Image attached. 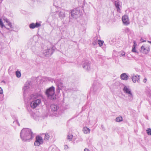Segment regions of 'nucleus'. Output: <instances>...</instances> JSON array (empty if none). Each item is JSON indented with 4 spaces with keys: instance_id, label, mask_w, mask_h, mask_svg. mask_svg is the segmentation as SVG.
<instances>
[{
    "instance_id": "obj_1",
    "label": "nucleus",
    "mask_w": 151,
    "mask_h": 151,
    "mask_svg": "<svg viewBox=\"0 0 151 151\" xmlns=\"http://www.w3.org/2000/svg\"><path fill=\"white\" fill-rule=\"evenodd\" d=\"M40 96L37 94H34L30 95L28 98H24V100L25 102L28 103L30 101V106L32 109H35L41 103V99H38Z\"/></svg>"
},
{
    "instance_id": "obj_2",
    "label": "nucleus",
    "mask_w": 151,
    "mask_h": 151,
    "mask_svg": "<svg viewBox=\"0 0 151 151\" xmlns=\"http://www.w3.org/2000/svg\"><path fill=\"white\" fill-rule=\"evenodd\" d=\"M20 135L22 140L25 142L31 140L34 137V134L31 129L27 128L23 129L21 131Z\"/></svg>"
},
{
    "instance_id": "obj_3",
    "label": "nucleus",
    "mask_w": 151,
    "mask_h": 151,
    "mask_svg": "<svg viewBox=\"0 0 151 151\" xmlns=\"http://www.w3.org/2000/svg\"><path fill=\"white\" fill-rule=\"evenodd\" d=\"M55 91V88L52 86L46 90L45 93L49 99L54 100L56 99Z\"/></svg>"
},
{
    "instance_id": "obj_4",
    "label": "nucleus",
    "mask_w": 151,
    "mask_h": 151,
    "mask_svg": "<svg viewBox=\"0 0 151 151\" xmlns=\"http://www.w3.org/2000/svg\"><path fill=\"white\" fill-rule=\"evenodd\" d=\"M101 84L97 81H95L93 83L92 87L91 88V91L96 93L100 91L102 88Z\"/></svg>"
},
{
    "instance_id": "obj_5",
    "label": "nucleus",
    "mask_w": 151,
    "mask_h": 151,
    "mask_svg": "<svg viewBox=\"0 0 151 151\" xmlns=\"http://www.w3.org/2000/svg\"><path fill=\"white\" fill-rule=\"evenodd\" d=\"M124 92L127 94L128 101H130L133 100V96L131 92V90L129 86H125L123 89Z\"/></svg>"
},
{
    "instance_id": "obj_6",
    "label": "nucleus",
    "mask_w": 151,
    "mask_h": 151,
    "mask_svg": "<svg viewBox=\"0 0 151 151\" xmlns=\"http://www.w3.org/2000/svg\"><path fill=\"white\" fill-rule=\"evenodd\" d=\"M42 138L40 136H37L36 137V140L34 142V145L39 146L40 145L42 144L43 143Z\"/></svg>"
},
{
    "instance_id": "obj_7",
    "label": "nucleus",
    "mask_w": 151,
    "mask_h": 151,
    "mask_svg": "<svg viewBox=\"0 0 151 151\" xmlns=\"http://www.w3.org/2000/svg\"><path fill=\"white\" fill-rule=\"evenodd\" d=\"M55 48V47L53 46L51 48H47V50H44L43 52L44 55L45 56L51 55L52 54Z\"/></svg>"
},
{
    "instance_id": "obj_8",
    "label": "nucleus",
    "mask_w": 151,
    "mask_h": 151,
    "mask_svg": "<svg viewBox=\"0 0 151 151\" xmlns=\"http://www.w3.org/2000/svg\"><path fill=\"white\" fill-rule=\"evenodd\" d=\"M79 16V11L77 9H75L71 12V17L73 18H77Z\"/></svg>"
},
{
    "instance_id": "obj_9",
    "label": "nucleus",
    "mask_w": 151,
    "mask_h": 151,
    "mask_svg": "<svg viewBox=\"0 0 151 151\" xmlns=\"http://www.w3.org/2000/svg\"><path fill=\"white\" fill-rule=\"evenodd\" d=\"M114 4L117 11L119 12H120V8L122 7V4L121 2L117 0L114 2Z\"/></svg>"
},
{
    "instance_id": "obj_10",
    "label": "nucleus",
    "mask_w": 151,
    "mask_h": 151,
    "mask_svg": "<svg viewBox=\"0 0 151 151\" xmlns=\"http://www.w3.org/2000/svg\"><path fill=\"white\" fill-rule=\"evenodd\" d=\"M31 86L30 85L28 82H26L25 84L23 89V96L24 98H25V97L26 93L28 90L30 88Z\"/></svg>"
},
{
    "instance_id": "obj_11",
    "label": "nucleus",
    "mask_w": 151,
    "mask_h": 151,
    "mask_svg": "<svg viewBox=\"0 0 151 151\" xmlns=\"http://www.w3.org/2000/svg\"><path fill=\"white\" fill-rule=\"evenodd\" d=\"M122 19L124 24L125 25H128L130 24V22L128 16L124 15L122 17Z\"/></svg>"
},
{
    "instance_id": "obj_12",
    "label": "nucleus",
    "mask_w": 151,
    "mask_h": 151,
    "mask_svg": "<svg viewBox=\"0 0 151 151\" xmlns=\"http://www.w3.org/2000/svg\"><path fill=\"white\" fill-rule=\"evenodd\" d=\"M143 50V53L146 54L147 53L150 51V46L148 44H146L142 45V49Z\"/></svg>"
},
{
    "instance_id": "obj_13",
    "label": "nucleus",
    "mask_w": 151,
    "mask_h": 151,
    "mask_svg": "<svg viewBox=\"0 0 151 151\" xmlns=\"http://www.w3.org/2000/svg\"><path fill=\"white\" fill-rule=\"evenodd\" d=\"M58 109L59 107L57 105L52 104L50 105V109L51 111L53 113H55L56 114V112Z\"/></svg>"
},
{
    "instance_id": "obj_14",
    "label": "nucleus",
    "mask_w": 151,
    "mask_h": 151,
    "mask_svg": "<svg viewBox=\"0 0 151 151\" xmlns=\"http://www.w3.org/2000/svg\"><path fill=\"white\" fill-rule=\"evenodd\" d=\"M140 76H139L138 75H133L132 77V80L134 83L139 82L140 81Z\"/></svg>"
},
{
    "instance_id": "obj_15",
    "label": "nucleus",
    "mask_w": 151,
    "mask_h": 151,
    "mask_svg": "<svg viewBox=\"0 0 151 151\" xmlns=\"http://www.w3.org/2000/svg\"><path fill=\"white\" fill-rule=\"evenodd\" d=\"M83 67L85 69L89 70L90 69V63L86 61L83 65Z\"/></svg>"
},
{
    "instance_id": "obj_16",
    "label": "nucleus",
    "mask_w": 151,
    "mask_h": 151,
    "mask_svg": "<svg viewBox=\"0 0 151 151\" xmlns=\"http://www.w3.org/2000/svg\"><path fill=\"white\" fill-rule=\"evenodd\" d=\"M40 26V24L38 23H36L35 24L32 23L29 25V27L31 29H33L35 27H37Z\"/></svg>"
},
{
    "instance_id": "obj_17",
    "label": "nucleus",
    "mask_w": 151,
    "mask_h": 151,
    "mask_svg": "<svg viewBox=\"0 0 151 151\" xmlns=\"http://www.w3.org/2000/svg\"><path fill=\"white\" fill-rule=\"evenodd\" d=\"M120 78L122 80L127 81L129 78V76L126 73H123L121 75Z\"/></svg>"
},
{
    "instance_id": "obj_18",
    "label": "nucleus",
    "mask_w": 151,
    "mask_h": 151,
    "mask_svg": "<svg viewBox=\"0 0 151 151\" xmlns=\"http://www.w3.org/2000/svg\"><path fill=\"white\" fill-rule=\"evenodd\" d=\"M58 16L61 19H63L65 17V12L64 11L60 12L59 13Z\"/></svg>"
},
{
    "instance_id": "obj_19",
    "label": "nucleus",
    "mask_w": 151,
    "mask_h": 151,
    "mask_svg": "<svg viewBox=\"0 0 151 151\" xmlns=\"http://www.w3.org/2000/svg\"><path fill=\"white\" fill-rule=\"evenodd\" d=\"M83 131L84 133L87 134L90 133V129L87 127H85L83 128Z\"/></svg>"
},
{
    "instance_id": "obj_20",
    "label": "nucleus",
    "mask_w": 151,
    "mask_h": 151,
    "mask_svg": "<svg viewBox=\"0 0 151 151\" xmlns=\"http://www.w3.org/2000/svg\"><path fill=\"white\" fill-rule=\"evenodd\" d=\"M115 121L116 122H120L123 121V118L121 116H118L115 119Z\"/></svg>"
},
{
    "instance_id": "obj_21",
    "label": "nucleus",
    "mask_w": 151,
    "mask_h": 151,
    "mask_svg": "<svg viewBox=\"0 0 151 151\" xmlns=\"http://www.w3.org/2000/svg\"><path fill=\"white\" fill-rule=\"evenodd\" d=\"M73 138V135L71 134H69L67 137V139L70 141H71Z\"/></svg>"
},
{
    "instance_id": "obj_22",
    "label": "nucleus",
    "mask_w": 151,
    "mask_h": 151,
    "mask_svg": "<svg viewBox=\"0 0 151 151\" xmlns=\"http://www.w3.org/2000/svg\"><path fill=\"white\" fill-rule=\"evenodd\" d=\"M16 76L18 78H19L21 76V73L20 71H17L16 72Z\"/></svg>"
},
{
    "instance_id": "obj_23",
    "label": "nucleus",
    "mask_w": 151,
    "mask_h": 151,
    "mask_svg": "<svg viewBox=\"0 0 151 151\" xmlns=\"http://www.w3.org/2000/svg\"><path fill=\"white\" fill-rule=\"evenodd\" d=\"M49 137L50 136L47 133L45 134L44 138L45 140H48Z\"/></svg>"
},
{
    "instance_id": "obj_24",
    "label": "nucleus",
    "mask_w": 151,
    "mask_h": 151,
    "mask_svg": "<svg viewBox=\"0 0 151 151\" xmlns=\"http://www.w3.org/2000/svg\"><path fill=\"white\" fill-rule=\"evenodd\" d=\"M97 42L98 44L99 45V46L100 47L102 46L104 42L103 41L100 40H99Z\"/></svg>"
},
{
    "instance_id": "obj_25",
    "label": "nucleus",
    "mask_w": 151,
    "mask_h": 151,
    "mask_svg": "<svg viewBox=\"0 0 151 151\" xmlns=\"http://www.w3.org/2000/svg\"><path fill=\"white\" fill-rule=\"evenodd\" d=\"M0 27L2 28L4 27L6 28V27L4 26V24H3L2 22V21L1 19L0 18Z\"/></svg>"
},
{
    "instance_id": "obj_26",
    "label": "nucleus",
    "mask_w": 151,
    "mask_h": 151,
    "mask_svg": "<svg viewBox=\"0 0 151 151\" xmlns=\"http://www.w3.org/2000/svg\"><path fill=\"white\" fill-rule=\"evenodd\" d=\"M147 134L148 135H151V129L148 128L146 130Z\"/></svg>"
},
{
    "instance_id": "obj_27",
    "label": "nucleus",
    "mask_w": 151,
    "mask_h": 151,
    "mask_svg": "<svg viewBox=\"0 0 151 151\" xmlns=\"http://www.w3.org/2000/svg\"><path fill=\"white\" fill-rule=\"evenodd\" d=\"M119 54L120 56L121 57L124 56L125 54V52L123 51H121L119 52Z\"/></svg>"
},
{
    "instance_id": "obj_28",
    "label": "nucleus",
    "mask_w": 151,
    "mask_h": 151,
    "mask_svg": "<svg viewBox=\"0 0 151 151\" xmlns=\"http://www.w3.org/2000/svg\"><path fill=\"white\" fill-rule=\"evenodd\" d=\"M7 25L12 28H13L12 23L9 21L7 23Z\"/></svg>"
},
{
    "instance_id": "obj_29",
    "label": "nucleus",
    "mask_w": 151,
    "mask_h": 151,
    "mask_svg": "<svg viewBox=\"0 0 151 151\" xmlns=\"http://www.w3.org/2000/svg\"><path fill=\"white\" fill-rule=\"evenodd\" d=\"M135 47H132V52H136L137 51L136 50Z\"/></svg>"
},
{
    "instance_id": "obj_30",
    "label": "nucleus",
    "mask_w": 151,
    "mask_h": 151,
    "mask_svg": "<svg viewBox=\"0 0 151 151\" xmlns=\"http://www.w3.org/2000/svg\"><path fill=\"white\" fill-rule=\"evenodd\" d=\"M3 92L2 89L1 87H0V94H3Z\"/></svg>"
},
{
    "instance_id": "obj_31",
    "label": "nucleus",
    "mask_w": 151,
    "mask_h": 151,
    "mask_svg": "<svg viewBox=\"0 0 151 151\" xmlns=\"http://www.w3.org/2000/svg\"><path fill=\"white\" fill-rule=\"evenodd\" d=\"M4 20L7 23L9 21V20L6 18H4Z\"/></svg>"
},
{
    "instance_id": "obj_32",
    "label": "nucleus",
    "mask_w": 151,
    "mask_h": 151,
    "mask_svg": "<svg viewBox=\"0 0 151 151\" xmlns=\"http://www.w3.org/2000/svg\"><path fill=\"white\" fill-rule=\"evenodd\" d=\"M134 45H133L132 47H136V46H137V43L135 41H134Z\"/></svg>"
},
{
    "instance_id": "obj_33",
    "label": "nucleus",
    "mask_w": 151,
    "mask_h": 151,
    "mask_svg": "<svg viewBox=\"0 0 151 151\" xmlns=\"http://www.w3.org/2000/svg\"><path fill=\"white\" fill-rule=\"evenodd\" d=\"M97 41L96 40L93 42L92 44L93 45H95L97 44Z\"/></svg>"
},
{
    "instance_id": "obj_34",
    "label": "nucleus",
    "mask_w": 151,
    "mask_h": 151,
    "mask_svg": "<svg viewBox=\"0 0 151 151\" xmlns=\"http://www.w3.org/2000/svg\"><path fill=\"white\" fill-rule=\"evenodd\" d=\"M64 149H65L68 148V147L67 145H65L64 146Z\"/></svg>"
},
{
    "instance_id": "obj_35",
    "label": "nucleus",
    "mask_w": 151,
    "mask_h": 151,
    "mask_svg": "<svg viewBox=\"0 0 151 151\" xmlns=\"http://www.w3.org/2000/svg\"><path fill=\"white\" fill-rule=\"evenodd\" d=\"M14 123H17L18 124L19 126L20 125L19 124V123L18 122V121L17 120L14 122Z\"/></svg>"
},
{
    "instance_id": "obj_36",
    "label": "nucleus",
    "mask_w": 151,
    "mask_h": 151,
    "mask_svg": "<svg viewBox=\"0 0 151 151\" xmlns=\"http://www.w3.org/2000/svg\"><path fill=\"white\" fill-rule=\"evenodd\" d=\"M84 151H90L88 149L86 148L84 149Z\"/></svg>"
},
{
    "instance_id": "obj_37",
    "label": "nucleus",
    "mask_w": 151,
    "mask_h": 151,
    "mask_svg": "<svg viewBox=\"0 0 151 151\" xmlns=\"http://www.w3.org/2000/svg\"><path fill=\"white\" fill-rule=\"evenodd\" d=\"M129 31V29L128 28H126L125 29V31L126 32H128Z\"/></svg>"
},
{
    "instance_id": "obj_38",
    "label": "nucleus",
    "mask_w": 151,
    "mask_h": 151,
    "mask_svg": "<svg viewBox=\"0 0 151 151\" xmlns=\"http://www.w3.org/2000/svg\"><path fill=\"white\" fill-rule=\"evenodd\" d=\"M147 79L146 78H145V79H144V80H143V81L144 82V83H146V81H147Z\"/></svg>"
},
{
    "instance_id": "obj_39",
    "label": "nucleus",
    "mask_w": 151,
    "mask_h": 151,
    "mask_svg": "<svg viewBox=\"0 0 151 151\" xmlns=\"http://www.w3.org/2000/svg\"><path fill=\"white\" fill-rule=\"evenodd\" d=\"M47 80H52V81L53 79H50V78H47Z\"/></svg>"
},
{
    "instance_id": "obj_40",
    "label": "nucleus",
    "mask_w": 151,
    "mask_h": 151,
    "mask_svg": "<svg viewBox=\"0 0 151 151\" xmlns=\"http://www.w3.org/2000/svg\"><path fill=\"white\" fill-rule=\"evenodd\" d=\"M58 88L59 90H60L61 89V88L59 87L58 86Z\"/></svg>"
},
{
    "instance_id": "obj_41",
    "label": "nucleus",
    "mask_w": 151,
    "mask_h": 151,
    "mask_svg": "<svg viewBox=\"0 0 151 151\" xmlns=\"http://www.w3.org/2000/svg\"><path fill=\"white\" fill-rule=\"evenodd\" d=\"M147 42L148 43H150L151 44V41H147Z\"/></svg>"
},
{
    "instance_id": "obj_42",
    "label": "nucleus",
    "mask_w": 151,
    "mask_h": 151,
    "mask_svg": "<svg viewBox=\"0 0 151 151\" xmlns=\"http://www.w3.org/2000/svg\"><path fill=\"white\" fill-rule=\"evenodd\" d=\"M5 28H6V29H7L8 30H9V29L8 28H6V27Z\"/></svg>"
},
{
    "instance_id": "obj_43",
    "label": "nucleus",
    "mask_w": 151,
    "mask_h": 151,
    "mask_svg": "<svg viewBox=\"0 0 151 151\" xmlns=\"http://www.w3.org/2000/svg\"><path fill=\"white\" fill-rule=\"evenodd\" d=\"M145 42V41H142V42Z\"/></svg>"
},
{
    "instance_id": "obj_44",
    "label": "nucleus",
    "mask_w": 151,
    "mask_h": 151,
    "mask_svg": "<svg viewBox=\"0 0 151 151\" xmlns=\"http://www.w3.org/2000/svg\"><path fill=\"white\" fill-rule=\"evenodd\" d=\"M142 40V38L140 39V40Z\"/></svg>"
}]
</instances>
